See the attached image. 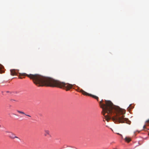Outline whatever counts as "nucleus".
Segmentation results:
<instances>
[{
  "instance_id": "nucleus-1",
  "label": "nucleus",
  "mask_w": 149,
  "mask_h": 149,
  "mask_svg": "<svg viewBox=\"0 0 149 149\" xmlns=\"http://www.w3.org/2000/svg\"><path fill=\"white\" fill-rule=\"evenodd\" d=\"M26 76L33 80V83L38 86H46L52 87H57L68 91L72 87V84L65 83L55 80L53 78L38 74H27L25 73H19V77Z\"/></svg>"
},
{
  "instance_id": "nucleus-2",
  "label": "nucleus",
  "mask_w": 149,
  "mask_h": 149,
  "mask_svg": "<svg viewBox=\"0 0 149 149\" xmlns=\"http://www.w3.org/2000/svg\"><path fill=\"white\" fill-rule=\"evenodd\" d=\"M103 101L102 100L99 104L102 109V113L104 116L105 120L108 122L112 118L115 123H120L121 109L119 107L113 105L110 101L105 100V104L103 103Z\"/></svg>"
},
{
  "instance_id": "nucleus-3",
  "label": "nucleus",
  "mask_w": 149,
  "mask_h": 149,
  "mask_svg": "<svg viewBox=\"0 0 149 149\" xmlns=\"http://www.w3.org/2000/svg\"><path fill=\"white\" fill-rule=\"evenodd\" d=\"M122 123H125L128 124L130 125L131 122L130 121L128 118H124V116L123 115L125 113L126 111L125 110L122 109Z\"/></svg>"
},
{
  "instance_id": "nucleus-4",
  "label": "nucleus",
  "mask_w": 149,
  "mask_h": 149,
  "mask_svg": "<svg viewBox=\"0 0 149 149\" xmlns=\"http://www.w3.org/2000/svg\"><path fill=\"white\" fill-rule=\"evenodd\" d=\"M81 91L83 95L91 96L92 97L96 99L97 101L98 100V97L97 96L95 95H93L91 94H89L88 93H87L85 91L83 90H81Z\"/></svg>"
},
{
  "instance_id": "nucleus-5",
  "label": "nucleus",
  "mask_w": 149,
  "mask_h": 149,
  "mask_svg": "<svg viewBox=\"0 0 149 149\" xmlns=\"http://www.w3.org/2000/svg\"><path fill=\"white\" fill-rule=\"evenodd\" d=\"M9 137L12 139H14L15 138H17L20 139L18 137L16 136L15 134L12 132H9Z\"/></svg>"
},
{
  "instance_id": "nucleus-6",
  "label": "nucleus",
  "mask_w": 149,
  "mask_h": 149,
  "mask_svg": "<svg viewBox=\"0 0 149 149\" xmlns=\"http://www.w3.org/2000/svg\"><path fill=\"white\" fill-rule=\"evenodd\" d=\"M11 75L13 76L17 75V73L14 69L10 70Z\"/></svg>"
},
{
  "instance_id": "nucleus-7",
  "label": "nucleus",
  "mask_w": 149,
  "mask_h": 149,
  "mask_svg": "<svg viewBox=\"0 0 149 149\" xmlns=\"http://www.w3.org/2000/svg\"><path fill=\"white\" fill-rule=\"evenodd\" d=\"M17 112L18 113H19L25 115H26V116H29V117H31V116L30 115H29L26 114L24 112H23V111H19L18 110H17Z\"/></svg>"
},
{
  "instance_id": "nucleus-8",
  "label": "nucleus",
  "mask_w": 149,
  "mask_h": 149,
  "mask_svg": "<svg viewBox=\"0 0 149 149\" xmlns=\"http://www.w3.org/2000/svg\"><path fill=\"white\" fill-rule=\"evenodd\" d=\"M44 135L45 136H47V135H49V131L48 130H45V131Z\"/></svg>"
},
{
  "instance_id": "nucleus-9",
  "label": "nucleus",
  "mask_w": 149,
  "mask_h": 149,
  "mask_svg": "<svg viewBox=\"0 0 149 149\" xmlns=\"http://www.w3.org/2000/svg\"><path fill=\"white\" fill-rule=\"evenodd\" d=\"M125 141L127 142H129L131 141V139L127 137H126L125 138Z\"/></svg>"
},
{
  "instance_id": "nucleus-10",
  "label": "nucleus",
  "mask_w": 149,
  "mask_h": 149,
  "mask_svg": "<svg viewBox=\"0 0 149 149\" xmlns=\"http://www.w3.org/2000/svg\"><path fill=\"white\" fill-rule=\"evenodd\" d=\"M10 102H13L14 101H17V100H15L14 99H10Z\"/></svg>"
},
{
  "instance_id": "nucleus-11",
  "label": "nucleus",
  "mask_w": 149,
  "mask_h": 149,
  "mask_svg": "<svg viewBox=\"0 0 149 149\" xmlns=\"http://www.w3.org/2000/svg\"><path fill=\"white\" fill-rule=\"evenodd\" d=\"M146 125H144V126H143V130H145V129H146Z\"/></svg>"
},
{
  "instance_id": "nucleus-12",
  "label": "nucleus",
  "mask_w": 149,
  "mask_h": 149,
  "mask_svg": "<svg viewBox=\"0 0 149 149\" xmlns=\"http://www.w3.org/2000/svg\"><path fill=\"white\" fill-rule=\"evenodd\" d=\"M146 123H149V119L146 121Z\"/></svg>"
},
{
  "instance_id": "nucleus-13",
  "label": "nucleus",
  "mask_w": 149,
  "mask_h": 149,
  "mask_svg": "<svg viewBox=\"0 0 149 149\" xmlns=\"http://www.w3.org/2000/svg\"><path fill=\"white\" fill-rule=\"evenodd\" d=\"M19 78L20 79H22V77H19Z\"/></svg>"
},
{
  "instance_id": "nucleus-14",
  "label": "nucleus",
  "mask_w": 149,
  "mask_h": 149,
  "mask_svg": "<svg viewBox=\"0 0 149 149\" xmlns=\"http://www.w3.org/2000/svg\"><path fill=\"white\" fill-rule=\"evenodd\" d=\"M14 115H15V116H18L16 114H13Z\"/></svg>"
},
{
  "instance_id": "nucleus-15",
  "label": "nucleus",
  "mask_w": 149,
  "mask_h": 149,
  "mask_svg": "<svg viewBox=\"0 0 149 149\" xmlns=\"http://www.w3.org/2000/svg\"><path fill=\"white\" fill-rule=\"evenodd\" d=\"M117 134H119L120 135L121 134H119V133H116Z\"/></svg>"
},
{
  "instance_id": "nucleus-16",
  "label": "nucleus",
  "mask_w": 149,
  "mask_h": 149,
  "mask_svg": "<svg viewBox=\"0 0 149 149\" xmlns=\"http://www.w3.org/2000/svg\"><path fill=\"white\" fill-rule=\"evenodd\" d=\"M9 132H8L9 133Z\"/></svg>"
},
{
  "instance_id": "nucleus-17",
  "label": "nucleus",
  "mask_w": 149,
  "mask_h": 149,
  "mask_svg": "<svg viewBox=\"0 0 149 149\" xmlns=\"http://www.w3.org/2000/svg\"><path fill=\"white\" fill-rule=\"evenodd\" d=\"M1 127V125H0V127Z\"/></svg>"
}]
</instances>
